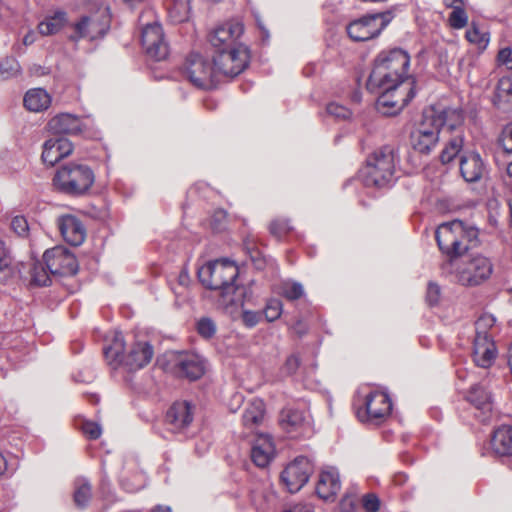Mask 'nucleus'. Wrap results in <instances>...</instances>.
<instances>
[{
  "mask_svg": "<svg viewBox=\"0 0 512 512\" xmlns=\"http://www.w3.org/2000/svg\"><path fill=\"white\" fill-rule=\"evenodd\" d=\"M464 123L463 110L458 107L437 103L424 109L420 122L411 132L413 149L421 154H430L439 142L442 128L457 130Z\"/></svg>",
  "mask_w": 512,
  "mask_h": 512,
  "instance_id": "nucleus-1",
  "label": "nucleus"
},
{
  "mask_svg": "<svg viewBox=\"0 0 512 512\" xmlns=\"http://www.w3.org/2000/svg\"><path fill=\"white\" fill-rule=\"evenodd\" d=\"M409 64L410 57L402 49L382 51L374 61L367 88L376 91V89L395 88L407 82H414L407 76Z\"/></svg>",
  "mask_w": 512,
  "mask_h": 512,
  "instance_id": "nucleus-2",
  "label": "nucleus"
},
{
  "mask_svg": "<svg viewBox=\"0 0 512 512\" xmlns=\"http://www.w3.org/2000/svg\"><path fill=\"white\" fill-rule=\"evenodd\" d=\"M435 236L442 253L449 259H457L478 244L479 230L456 219L439 225Z\"/></svg>",
  "mask_w": 512,
  "mask_h": 512,
  "instance_id": "nucleus-3",
  "label": "nucleus"
},
{
  "mask_svg": "<svg viewBox=\"0 0 512 512\" xmlns=\"http://www.w3.org/2000/svg\"><path fill=\"white\" fill-rule=\"evenodd\" d=\"M442 270L454 274L459 284L474 287L490 278L493 273V264L488 257L477 253L462 259H448L442 264Z\"/></svg>",
  "mask_w": 512,
  "mask_h": 512,
  "instance_id": "nucleus-4",
  "label": "nucleus"
},
{
  "mask_svg": "<svg viewBox=\"0 0 512 512\" xmlns=\"http://www.w3.org/2000/svg\"><path fill=\"white\" fill-rule=\"evenodd\" d=\"M398 161V149L394 146L385 145L374 151L362 170L364 184L368 187L378 188L389 186L394 180Z\"/></svg>",
  "mask_w": 512,
  "mask_h": 512,
  "instance_id": "nucleus-5",
  "label": "nucleus"
},
{
  "mask_svg": "<svg viewBox=\"0 0 512 512\" xmlns=\"http://www.w3.org/2000/svg\"><path fill=\"white\" fill-rule=\"evenodd\" d=\"M238 276V267L229 260L208 262L198 269L199 281L208 289L220 290L221 296L227 302H233L231 297L236 291L234 284Z\"/></svg>",
  "mask_w": 512,
  "mask_h": 512,
  "instance_id": "nucleus-6",
  "label": "nucleus"
},
{
  "mask_svg": "<svg viewBox=\"0 0 512 512\" xmlns=\"http://www.w3.org/2000/svg\"><path fill=\"white\" fill-rule=\"evenodd\" d=\"M94 181L95 175L89 166L74 162L60 167L53 178L55 187L71 196L85 194Z\"/></svg>",
  "mask_w": 512,
  "mask_h": 512,
  "instance_id": "nucleus-7",
  "label": "nucleus"
},
{
  "mask_svg": "<svg viewBox=\"0 0 512 512\" xmlns=\"http://www.w3.org/2000/svg\"><path fill=\"white\" fill-rule=\"evenodd\" d=\"M185 77L196 87L211 89L218 82L216 67L197 53H192L184 64Z\"/></svg>",
  "mask_w": 512,
  "mask_h": 512,
  "instance_id": "nucleus-8",
  "label": "nucleus"
},
{
  "mask_svg": "<svg viewBox=\"0 0 512 512\" xmlns=\"http://www.w3.org/2000/svg\"><path fill=\"white\" fill-rule=\"evenodd\" d=\"M392 19L391 11L369 14L352 21L347 27V33L354 41H367L377 37Z\"/></svg>",
  "mask_w": 512,
  "mask_h": 512,
  "instance_id": "nucleus-9",
  "label": "nucleus"
},
{
  "mask_svg": "<svg viewBox=\"0 0 512 512\" xmlns=\"http://www.w3.org/2000/svg\"><path fill=\"white\" fill-rule=\"evenodd\" d=\"M250 53L245 45H238L228 50H221L213 56V64L218 75L235 77L243 72L249 64Z\"/></svg>",
  "mask_w": 512,
  "mask_h": 512,
  "instance_id": "nucleus-10",
  "label": "nucleus"
},
{
  "mask_svg": "<svg viewBox=\"0 0 512 512\" xmlns=\"http://www.w3.org/2000/svg\"><path fill=\"white\" fill-rule=\"evenodd\" d=\"M377 109L384 115L392 116L399 113L414 97L415 82H407L395 88L380 89Z\"/></svg>",
  "mask_w": 512,
  "mask_h": 512,
  "instance_id": "nucleus-11",
  "label": "nucleus"
},
{
  "mask_svg": "<svg viewBox=\"0 0 512 512\" xmlns=\"http://www.w3.org/2000/svg\"><path fill=\"white\" fill-rule=\"evenodd\" d=\"M45 265L52 276H72L78 271V262L67 248L56 246L43 255Z\"/></svg>",
  "mask_w": 512,
  "mask_h": 512,
  "instance_id": "nucleus-12",
  "label": "nucleus"
},
{
  "mask_svg": "<svg viewBox=\"0 0 512 512\" xmlns=\"http://www.w3.org/2000/svg\"><path fill=\"white\" fill-rule=\"evenodd\" d=\"M392 410L389 396L380 391L370 392L365 397L364 408L357 410V417L362 422L378 423Z\"/></svg>",
  "mask_w": 512,
  "mask_h": 512,
  "instance_id": "nucleus-13",
  "label": "nucleus"
},
{
  "mask_svg": "<svg viewBox=\"0 0 512 512\" xmlns=\"http://www.w3.org/2000/svg\"><path fill=\"white\" fill-rule=\"evenodd\" d=\"M141 43L146 54L156 60H164L169 52L162 26L154 21L145 25L141 32Z\"/></svg>",
  "mask_w": 512,
  "mask_h": 512,
  "instance_id": "nucleus-14",
  "label": "nucleus"
},
{
  "mask_svg": "<svg viewBox=\"0 0 512 512\" xmlns=\"http://www.w3.org/2000/svg\"><path fill=\"white\" fill-rule=\"evenodd\" d=\"M312 472L313 465L310 460L300 456L286 466L281 473V479L289 492L296 493L308 482Z\"/></svg>",
  "mask_w": 512,
  "mask_h": 512,
  "instance_id": "nucleus-15",
  "label": "nucleus"
},
{
  "mask_svg": "<svg viewBox=\"0 0 512 512\" xmlns=\"http://www.w3.org/2000/svg\"><path fill=\"white\" fill-rule=\"evenodd\" d=\"M243 32L244 26L240 21H227L213 30L209 36V42L215 48V53L228 50L243 45L238 41Z\"/></svg>",
  "mask_w": 512,
  "mask_h": 512,
  "instance_id": "nucleus-16",
  "label": "nucleus"
},
{
  "mask_svg": "<svg viewBox=\"0 0 512 512\" xmlns=\"http://www.w3.org/2000/svg\"><path fill=\"white\" fill-rule=\"evenodd\" d=\"M194 418V406L188 401H177L165 417L167 428L173 433H184Z\"/></svg>",
  "mask_w": 512,
  "mask_h": 512,
  "instance_id": "nucleus-17",
  "label": "nucleus"
},
{
  "mask_svg": "<svg viewBox=\"0 0 512 512\" xmlns=\"http://www.w3.org/2000/svg\"><path fill=\"white\" fill-rule=\"evenodd\" d=\"M108 29V16H83L77 23L74 24L75 34L71 35L70 39L73 41H78L81 38L94 40L104 36Z\"/></svg>",
  "mask_w": 512,
  "mask_h": 512,
  "instance_id": "nucleus-18",
  "label": "nucleus"
},
{
  "mask_svg": "<svg viewBox=\"0 0 512 512\" xmlns=\"http://www.w3.org/2000/svg\"><path fill=\"white\" fill-rule=\"evenodd\" d=\"M460 174L468 183L480 181L487 173V167L480 154L474 151H468L460 156L459 163Z\"/></svg>",
  "mask_w": 512,
  "mask_h": 512,
  "instance_id": "nucleus-19",
  "label": "nucleus"
},
{
  "mask_svg": "<svg viewBox=\"0 0 512 512\" xmlns=\"http://www.w3.org/2000/svg\"><path fill=\"white\" fill-rule=\"evenodd\" d=\"M467 400L474 406L475 417L479 421L486 423L491 419L493 414L492 397L483 386H473L468 392Z\"/></svg>",
  "mask_w": 512,
  "mask_h": 512,
  "instance_id": "nucleus-20",
  "label": "nucleus"
},
{
  "mask_svg": "<svg viewBox=\"0 0 512 512\" xmlns=\"http://www.w3.org/2000/svg\"><path fill=\"white\" fill-rule=\"evenodd\" d=\"M175 372L189 380L199 379L205 372V362L195 353H181L175 363Z\"/></svg>",
  "mask_w": 512,
  "mask_h": 512,
  "instance_id": "nucleus-21",
  "label": "nucleus"
},
{
  "mask_svg": "<svg viewBox=\"0 0 512 512\" xmlns=\"http://www.w3.org/2000/svg\"><path fill=\"white\" fill-rule=\"evenodd\" d=\"M73 151V144L64 137H54L43 144L42 160L49 166H54L61 159L69 156Z\"/></svg>",
  "mask_w": 512,
  "mask_h": 512,
  "instance_id": "nucleus-22",
  "label": "nucleus"
},
{
  "mask_svg": "<svg viewBox=\"0 0 512 512\" xmlns=\"http://www.w3.org/2000/svg\"><path fill=\"white\" fill-rule=\"evenodd\" d=\"M472 355L478 367H491L497 357V349L491 336H475Z\"/></svg>",
  "mask_w": 512,
  "mask_h": 512,
  "instance_id": "nucleus-23",
  "label": "nucleus"
},
{
  "mask_svg": "<svg viewBox=\"0 0 512 512\" xmlns=\"http://www.w3.org/2000/svg\"><path fill=\"white\" fill-rule=\"evenodd\" d=\"M58 227L63 239L73 246L81 245L86 237V229L76 216L63 215L58 219Z\"/></svg>",
  "mask_w": 512,
  "mask_h": 512,
  "instance_id": "nucleus-24",
  "label": "nucleus"
},
{
  "mask_svg": "<svg viewBox=\"0 0 512 512\" xmlns=\"http://www.w3.org/2000/svg\"><path fill=\"white\" fill-rule=\"evenodd\" d=\"M154 355L153 347L148 342H137L123 360V365L130 371L139 370L148 365Z\"/></svg>",
  "mask_w": 512,
  "mask_h": 512,
  "instance_id": "nucleus-25",
  "label": "nucleus"
},
{
  "mask_svg": "<svg viewBox=\"0 0 512 512\" xmlns=\"http://www.w3.org/2000/svg\"><path fill=\"white\" fill-rule=\"evenodd\" d=\"M341 488L339 473L336 468L328 467L321 471L316 485L319 498L333 500Z\"/></svg>",
  "mask_w": 512,
  "mask_h": 512,
  "instance_id": "nucleus-26",
  "label": "nucleus"
},
{
  "mask_svg": "<svg viewBox=\"0 0 512 512\" xmlns=\"http://www.w3.org/2000/svg\"><path fill=\"white\" fill-rule=\"evenodd\" d=\"M47 129L53 134L76 135L82 132L83 123L76 115L60 113L49 120Z\"/></svg>",
  "mask_w": 512,
  "mask_h": 512,
  "instance_id": "nucleus-27",
  "label": "nucleus"
},
{
  "mask_svg": "<svg viewBox=\"0 0 512 512\" xmlns=\"http://www.w3.org/2000/svg\"><path fill=\"white\" fill-rule=\"evenodd\" d=\"M275 453L274 444L268 435H259L251 449L252 461L258 467H266Z\"/></svg>",
  "mask_w": 512,
  "mask_h": 512,
  "instance_id": "nucleus-28",
  "label": "nucleus"
},
{
  "mask_svg": "<svg viewBox=\"0 0 512 512\" xmlns=\"http://www.w3.org/2000/svg\"><path fill=\"white\" fill-rule=\"evenodd\" d=\"M250 502L258 512H269L275 506L276 495L268 485L258 484L251 490Z\"/></svg>",
  "mask_w": 512,
  "mask_h": 512,
  "instance_id": "nucleus-29",
  "label": "nucleus"
},
{
  "mask_svg": "<svg viewBox=\"0 0 512 512\" xmlns=\"http://www.w3.org/2000/svg\"><path fill=\"white\" fill-rule=\"evenodd\" d=\"M491 449L497 456L512 455V427L502 425L492 434L490 441Z\"/></svg>",
  "mask_w": 512,
  "mask_h": 512,
  "instance_id": "nucleus-30",
  "label": "nucleus"
},
{
  "mask_svg": "<svg viewBox=\"0 0 512 512\" xmlns=\"http://www.w3.org/2000/svg\"><path fill=\"white\" fill-rule=\"evenodd\" d=\"M24 106L32 112H41L46 110L51 104V97L46 90L42 88H33L26 92Z\"/></svg>",
  "mask_w": 512,
  "mask_h": 512,
  "instance_id": "nucleus-31",
  "label": "nucleus"
},
{
  "mask_svg": "<svg viewBox=\"0 0 512 512\" xmlns=\"http://www.w3.org/2000/svg\"><path fill=\"white\" fill-rule=\"evenodd\" d=\"M307 418L303 411L294 408H284L281 411L279 423L287 432H296L306 424Z\"/></svg>",
  "mask_w": 512,
  "mask_h": 512,
  "instance_id": "nucleus-32",
  "label": "nucleus"
},
{
  "mask_svg": "<svg viewBox=\"0 0 512 512\" xmlns=\"http://www.w3.org/2000/svg\"><path fill=\"white\" fill-rule=\"evenodd\" d=\"M125 341L124 336L121 332H115L112 342L109 346L104 348V355L110 365L118 366L123 364Z\"/></svg>",
  "mask_w": 512,
  "mask_h": 512,
  "instance_id": "nucleus-33",
  "label": "nucleus"
},
{
  "mask_svg": "<svg viewBox=\"0 0 512 512\" xmlns=\"http://www.w3.org/2000/svg\"><path fill=\"white\" fill-rule=\"evenodd\" d=\"M265 406L262 400L254 399L251 401L244 410L242 421L243 425L253 430L254 427L258 426L264 417Z\"/></svg>",
  "mask_w": 512,
  "mask_h": 512,
  "instance_id": "nucleus-34",
  "label": "nucleus"
},
{
  "mask_svg": "<svg viewBox=\"0 0 512 512\" xmlns=\"http://www.w3.org/2000/svg\"><path fill=\"white\" fill-rule=\"evenodd\" d=\"M463 125L454 130L456 134L452 136L444 145L440 153V161L443 164H448L461 152L464 144V135L462 130Z\"/></svg>",
  "mask_w": 512,
  "mask_h": 512,
  "instance_id": "nucleus-35",
  "label": "nucleus"
},
{
  "mask_svg": "<svg viewBox=\"0 0 512 512\" xmlns=\"http://www.w3.org/2000/svg\"><path fill=\"white\" fill-rule=\"evenodd\" d=\"M165 7L173 23H182L189 18L190 0H166Z\"/></svg>",
  "mask_w": 512,
  "mask_h": 512,
  "instance_id": "nucleus-36",
  "label": "nucleus"
},
{
  "mask_svg": "<svg viewBox=\"0 0 512 512\" xmlns=\"http://www.w3.org/2000/svg\"><path fill=\"white\" fill-rule=\"evenodd\" d=\"M67 22L66 13L58 11L51 16H47L38 25L41 35L49 36L59 32Z\"/></svg>",
  "mask_w": 512,
  "mask_h": 512,
  "instance_id": "nucleus-37",
  "label": "nucleus"
},
{
  "mask_svg": "<svg viewBox=\"0 0 512 512\" xmlns=\"http://www.w3.org/2000/svg\"><path fill=\"white\" fill-rule=\"evenodd\" d=\"M15 275V268L12 264V257L5 246V243L0 240V283H6Z\"/></svg>",
  "mask_w": 512,
  "mask_h": 512,
  "instance_id": "nucleus-38",
  "label": "nucleus"
},
{
  "mask_svg": "<svg viewBox=\"0 0 512 512\" xmlns=\"http://www.w3.org/2000/svg\"><path fill=\"white\" fill-rule=\"evenodd\" d=\"M92 496L91 485L84 478L75 481L74 502L77 507L85 508Z\"/></svg>",
  "mask_w": 512,
  "mask_h": 512,
  "instance_id": "nucleus-39",
  "label": "nucleus"
},
{
  "mask_svg": "<svg viewBox=\"0 0 512 512\" xmlns=\"http://www.w3.org/2000/svg\"><path fill=\"white\" fill-rule=\"evenodd\" d=\"M279 293L287 300L294 301L304 296L303 285L299 282L286 280L279 287Z\"/></svg>",
  "mask_w": 512,
  "mask_h": 512,
  "instance_id": "nucleus-40",
  "label": "nucleus"
},
{
  "mask_svg": "<svg viewBox=\"0 0 512 512\" xmlns=\"http://www.w3.org/2000/svg\"><path fill=\"white\" fill-rule=\"evenodd\" d=\"M30 273L32 283L37 286H47L51 282V273L47 269L45 262H34Z\"/></svg>",
  "mask_w": 512,
  "mask_h": 512,
  "instance_id": "nucleus-41",
  "label": "nucleus"
},
{
  "mask_svg": "<svg viewBox=\"0 0 512 512\" xmlns=\"http://www.w3.org/2000/svg\"><path fill=\"white\" fill-rule=\"evenodd\" d=\"M21 72V66L16 58L6 57L0 61V80H8L16 77Z\"/></svg>",
  "mask_w": 512,
  "mask_h": 512,
  "instance_id": "nucleus-42",
  "label": "nucleus"
},
{
  "mask_svg": "<svg viewBox=\"0 0 512 512\" xmlns=\"http://www.w3.org/2000/svg\"><path fill=\"white\" fill-rule=\"evenodd\" d=\"M465 36L468 42L477 45L479 49H485L489 43L488 34L481 31L475 23L471 24Z\"/></svg>",
  "mask_w": 512,
  "mask_h": 512,
  "instance_id": "nucleus-43",
  "label": "nucleus"
},
{
  "mask_svg": "<svg viewBox=\"0 0 512 512\" xmlns=\"http://www.w3.org/2000/svg\"><path fill=\"white\" fill-rule=\"evenodd\" d=\"M283 310L282 302L279 299H270L267 301L266 306L263 310V314L267 321L272 322L277 320Z\"/></svg>",
  "mask_w": 512,
  "mask_h": 512,
  "instance_id": "nucleus-44",
  "label": "nucleus"
},
{
  "mask_svg": "<svg viewBox=\"0 0 512 512\" xmlns=\"http://www.w3.org/2000/svg\"><path fill=\"white\" fill-rule=\"evenodd\" d=\"M495 324V318L490 314H484L475 322V336H490L488 330Z\"/></svg>",
  "mask_w": 512,
  "mask_h": 512,
  "instance_id": "nucleus-45",
  "label": "nucleus"
},
{
  "mask_svg": "<svg viewBox=\"0 0 512 512\" xmlns=\"http://www.w3.org/2000/svg\"><path fill=\"white\" fill-rule=\"evenodd\" d=\"M196 327L199 335L206 339L213 337L216 333V324L208 317L199 319Z\"/></svg>",
  "mask_w": 512,
  "mask_h": 512,
  "instance_id": "nucleus-46",
  "label": "nucleus"
},
{
  "mask_svg": "<svg viewBox=\"0 0 512 512\" xmlns=\"http://www.w3.org/2000/svg\"><path fill=\"white\" fill-rule=\"evenodd\" d=\"M301 363V358L299 354H291L289 355L283 366L281 367V374L284 376H292L296 373Z\"/></svg>",
  "mask_w": 512,
  "mask_h": 512,
  "instance_id": "nucleus-47",
  "label": "nucleus"
},
{
  "mask_svg": "<svg viewBox=\"0 0 512 512\" xmlns=\"http://www.w3.org/2000/svg\"><path fill=\"white\" fill-rule=\"evenodd\" d=\"M467 14L466 12L461 8H455L449 17V22L451 27L454 29H461L466 26L467 24Z\"/></svg>",
  "mask_w": 512,
  "mask_h": 512,
  "instance_id": "nucleus-48",
  "label": "nucleus"
},
{
  "mask_svg": "<svg viewBox=\"0 0 512 512\" xmlns=\"http://www.w3.org/2000/svg\"><path fill=\"white\" fill-rule=\"evenodd\" d=\"M327 113L336 119L345 120L351 116V111L347 107L332 102L327 105Z\"/></svg>",
  "mask_w": 512,
  "mask_h": 512,
  "instance_id": "nucleus-49",
  "label": "nucleus"
},
{
  "mask_svg": "<svg viewBox=\"0 0 512 512\" xmlns=\"http://www.w3.org/2000/svg\"><path fill=\"white\" fill-rule=\"evenodd\" d=\"M11 229L21 237L27 236L29 226L26 218L23 216H15L11 221Z\"/></svg>",
  "mask_w": 512,
  "mask_h": 512,
  "instance_id": "nucleus-50",
  "label": "nucleus"
},
{
  "mask_svg": "<svg viewBox=\"0 0 512 512\" xmlns=\"http://www.w3.org/2000/svg\"><path fill=\"white\" fill-rule=\"evenodd\" d=\"M82 432L89 439H98L102 434V429L99 424L92 421H85L82 424Z\"/></svg>",
  "mask_w": 512,
  "mask_h": 512,
  "instance_id": "nucleus-51",
  "label": "nucleus"
},
{
  "mask_svg": "<svg viewBox=\"0 0 512 512\" xmlns=\"http://www.w3.org/2000/svg\"><path fill=\"white\" fill-rule=\"evenodd\" d=\"M269 229L272 235L281 238L289 232L290 226L287 220H274L271 222Z\"/></svg>",
  "mask_w": 512,
  "mask_h": 512,
  "instance_id": "nucleus-52",
  "label": "nucleus"
},
{
  "mask_svg": "<svg viewBox=\"0 0 512 512\" xmlns=\"http://www.w3.org/2000/svg\"><path fill=\"white\" fill-rule=\"evenodd\" d=\"M441 296L440 286L434 282H430L427 287L426 300L430 306L437 305Z\"/></svg>",
  "mask_w": 512,
  "mask_h": 512,
  "instance_id": "nucleus-53",
  "label": "nucleus"
},
{
  "mask_svg": "<svg viewBox=\"0 0 512 512\" xmlns=\"http://www.w3.org/2000/svg\"><path fill=\"white\" fill-rule=\"evenodd\" d=\"M362 505L366 512H377L380 507V501L375 494H366L362 498Z\"/></svg>",
  "mask_w": 512,
  "mask_h": 512,
  "instance_id": "nucleus-54",
  "label": "nucleus"
},
{
  "mask_svg": "<svg viewBox=\"0 0 512 512\" xmlns=\"http://www.w3.org/2000/svg\"><path fill=\"white\" fill-rule=\"evenodd\" d=\"M501 145L506 152L512 153V123L503 129Z\"/></svg>",
  "mask_w": 512,
  "mask_h": 512,
  "instance_id": "nucleus-55",
  "label": "nucleus"
},
{
  "mask_svg": "<svg viewBox=\"0 0 512 512\" xmlns=\"http://www.w3.org/2000/svg\"><path fill=\"white\" fill-rule=\"evenodd\" d=\"M261 319V314L259 312L254 311H244L242 315V320L247 327L256 326Z\"/></svg>",
  "mask_w": 512,
  "mask_h": 512,
  "instance_id": "nucleus-56",
  "label": "nucleus"
},
{
  "mask_svg": "<svg viewBox=\"0 0 512 512\" xmlns=\"http://www.w3.org/2000/svg\"><path fill=\"white\" fill-rule=\"evenodd\" d=\"M498 60L508 69H512V49L509 47L501 49L498 53Z\"/></svg>",
  "mask_w": 512,
  "mask_h": 512,
  "instance_id": "nucleus-57",
  "label": "nucleus"
},
{
  "mask_svg": "<svg viewBox=\"0 0 512 512\" xmlns=\"http://www.w3.org/2000/svg\"><path fill=\"white\" fill-rule=\"evenodd\" d=\"M284 512H313L311 507L305 504H296Z\"/></svg>",
  "mask_w": 512,
  "mask_h": 512,
  "instance_id": "nucleus-58",
  "label": "nucleus"
},
{
  "mask_svg": "<svg viewBox=\"0 0 512 512\" xmlns=\"http://www.w3.org/2000/svg\"><path fill=\"white\" fill-rule=\"evenodd\" d=\"M293 331L299 336H302L307 331V325L303 321L299 320L293 325Z\"/></svg>",
  "mask_w": 512,
  "mask_h": 512,
  "instance_id": "nucleus-59",
  "label": "nucleus"
},
{
  "mask_svg": "<svg viewBox=\"0 0 512 512\" xmlns=\"http://www.w3.org/2000/svg\"><path fill=\"white\" fill-rule=\"evenodd\" d=\"M178 280H179V283L183 286L187 285L188 284V281H189V276H188V273L186 271H182L180 274H179V277H178Z\"/></svg>",
  "mask_w": 512,
  "mask_h": 512,
  "instance_id": "nucleus-60",
  "label": "nucleus"
},
{
  "mask_svg": "<svg viewBox=\"0 0 512 512\" xmlns=\"http://www.w3.org/2000/svg\"><path fill=\"white\" fill-rule=\"evenodd\" d=\"M7 469V461L3 454L0 453V475H2Z\"/></svg>",
  "mask_w": 512,
  "mask_h": 512,
  "instance_id": "nucleus-61",
  "label": "nucleus"
},
{
  "mask_svg": "<svg viewBox=\"0 0 512 512\" xmlns=\"http://www.w3.org/2000/svg\"><path fill=\"white\" fill-rule=\"evenodd\" d=\"M152 512H171V508L169 506L158 505L153 508Z\"/></svg>",
  "mask_w": 512,
  "mask_h": 512,
  "instance_id": "nucleus-62",
  "label": "nucleus"
},
{
  "mask_svg": "<svg viewBox=\"0 0 512 512\" xmlns=\"http://www.w3.org/2000/svg\"><path fill=\"white\" fill-rule=\"evenodd\" d=\"M257 24L259 28L263 31V35L267 38L269 36L268 31H266L259 19H257Z\"/></svg>",
  "mask_w": 512,
  "mask_h": 512,
  "instance_id": "nucleus-63",
  "label": "nucleus"
},
{
  "mask_svg": "<svg viewBox=\"0 0 512 512\" xmlns=\"http://www.w3.org/2000/svg\"><path fill=\"white\" fill-rule=\"evenodd\" d=\"M506 173L512 177V161L510 163H508L507 167H506Z\"/></svg>",
  "mask_w": 512,
  "mask_h": 512,
  "instance_id": "nucleus-64",
  "label": "nucleus"
}]
</instances>
